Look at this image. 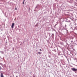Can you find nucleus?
<instances>
[{
    "instance_id": "nucleus-4",
    "label": "nucleus",
    "mask_w": 77,
    "mask_h": 77,
    "mask_svg": "<svg viewBox=\"0 0 77 77\" xmlns=\"http://www.w3.org/2000/svg\"><path fill=\"white\" fill-rule=\"evenodd\" d=\"M40 51H42V50H41V49H40Z\"/></svg>"
},
{
    "instance_id": "nucleus-3",
    "label": "nucleus",
    "mask_w": 77,
    "mask_h": 77,
    "mask_svg": "<svg viewBox=\"0 0 77 77\" xmlns=\"http://www.w3.org/2000/svg\"><path fill=\"white\" fill-rule=\"evenodd\" d=\"M38 53L39 54H41V53L40 52H38Z\"/></svg>"
},
{
    "instance_id": "nucleus-1",
    "label": "nucleus",
    "mask_w": 77,
    "mask_h": 77,
    "mask_svg": "<svg viewBox=\"0 0 77 77\" xmlns=\"http://www.w3.org/2000/svg\"><path fill=\"white\" fill-rule=\"evenodd\" d=\"M71 69L73 71H77V69L73 68H72Z\"/></svg>"
},
{
    "instance_id": "nucleus-2",
    "label": "nucleus",
    "mask_w": 77,
    "mask_h": 77,
    "mask_svg": "<svg viewBox=\"0 0 77 77\" xmlns=\"http://www.w3.org/2000/svg\"><path fill=\"white\" fill-rule=\"evenodd\" d=\"M14 25H15V23H13L12 24V25H11L12 29H13V28H14Z\"/></svg>"
},
{
    "instance_id": "nucleus-5",
    "label": "nucleus",
    "mask_w": 77,
    "mask_h": 77,
    "mask_svg": "<svg viewBox=\"0 0 77 77\" xmlns=\"http://www.w3.org/2000/svg\"><path fill=\"white\" fill-rule=\"evenodd\" d=\"M23 5H24V0H23Z\"/></svg>"
},
{
    "instance_id": "nucleus-7",
    "label": "nucleus",
    "mask_w": 77,
    "mask_h": 77,
    "mask_svg": "<svg viewBox=\"0 0 77 77\" xmlns=\"http://www.w3.org/2000/svg\"><path fill=\"white\" fill-rule=\"evenodd\" d=\"M15 9L16 10H17V8H15Z\"/></svg>"
},
{
    "instance_id": "nucleus-6",
    "label": "nucleus",
    "mask_w": 77,
    "mask_h": 77,
    "mask_svg": "<svg viewBox=\"0 0 77 77\" xmlns=\"http://www.w3.org/2000/svg\"><path fill=\"white\" fill-rule=\"evenodd\" d=\"M1 69V67L0 66V70Z\"/></svg>"
},
{
    "instance_id": "nucleus-8",
    "label": "nucleus",
    "mask_w": 77,
    "mask_h": 77,
    "mask_svg": "<svg viewBox=\"0 0 77 77\" xmlns=\"http://www.w3.org/2000/svg\"><path fill=\"white\" fill-rule=\"evenodd\" d=\"M25 0H23L24 2H25Z\"/></svg>"
}]
</instances>
